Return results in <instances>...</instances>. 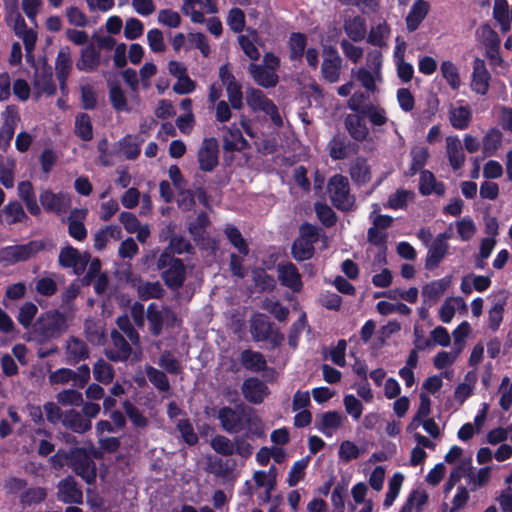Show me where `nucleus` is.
<instances>
[{
  "instance_id": "1",
  "label": "nucleus",
  "mask_w": 512,
  "mask_h": 512,
  "mask_svg": "<svg viewBox=\"0 0 512 512\" xmlns=\"http://www.w3.org/2000/svg\"><path fill=\"white\" fill-rule=\"evenodd\" d=\"M66 320L58 312L43 314L33 326V337L40 341H46L58 337L66 329Z\"/></svg>"
},
{
  "instance_id": "2",
  "label": "nucleus",
  "mask_w": 512,
  "mask_h": 512,
  "mask_svg": "<svg viewBox=\"0 0 512 512\" xmlns=\"http://www.w3.org/2000/svg\"><path fill=\"white\" fill-rule=\"evenodd\" d=\"M280 66V59L273 53H266L263 64H250L248 70L253 80L262 87L270 88L278 83L276 70Z\"/></svg>"
},
{
  "instance_id": "3",
  "label": "nucleus",
  "mask_w": 512,
  "mask_h": 512,
  "mask_svg": "<svg viewBox=\"0 0 512 512\" xmlns=\"http://www.w3.org/2000/svg\"><path fill=\"white\" fill-rule=\"evenodd\" d=\"M358 81L361 86L369 93L377 90V84L382 82V72H374L365 67L354 68L351 70V80L338 87L337 92L340 96L350 95Z\"/></svg>"
},
{
  "instance_id": "4",
  "label": "nucleus",
  "mask_w": 512,
  "mask_h": 512,
  "mask_svg": "<svg viewBox=\"0 0 512 512\" xmlns=\"http://www.w3.org/2000/svg\"><path fill=\"white\" fill-rule=\"evenodd\" d=\"M329 197L334 206L340 210L348 211L354 206L355 199L350 194L348 179L342 175H334L328 182Z\"/></svg>"
},
{
  "instance_id": "5",
  "label": "nucleus",
  "mask_w": 512,
  "mask_h": 512,
  "mask_svg": "<svg viewBox=\"0 0 512 512\" xmlns=\"http://www.w3.org/2000/svg\"><path fill=\"white\" fill-rule=\"evenodd\" d=\"M246 102L253 112H263L275 126H282L283 120L276 105L262 91L254 88L248 89L246 91Z\"/></svg>"
},
{
  "instance_id": "6",
  "label": "nucleus",
  "mask_w": 512,
  "mask_h": 512,
  "mask_svg": "<svg viewBox=\"0 0 512 512\" xmlns=\"http://www.w3.org/2000/svg\"><path fill=\"white\" fill-rule=\"evenodd\" d=\"M91 456L98 458L101 456V453L94 448H91L89 452L76 448L72 451L71 455L74 471L88 484L94 483L96 479L95 465L91 460Z\"/></svg>"
},
{
  "instance_id": "7",
  "label": "nucleus",
  "mask_w": 512,
  "mask_h": 512,
  "mask_svg": "<svg viewBox=\"0 0 512 512\" xmlns=\"http://www.w3.org/2000/svg\"><path fill=\"white\" fill-rule=\"evenodd\" d=\"M239 123L244 133L251 140L250 146L253 145L259 152L267 153L273 151L276 142L260 130V122L241 115Z\"/></svg>"
},
{
  "instance_id": "8",
  "label": "nucleus",
  "mask_w": 512,
  "mask_h": 512,
  "mask_svg": "<svg viewBox=\"0 0 512 512\" xmlns=\"http://www.w3.org/2000/svg\"><path fill=\"white\" fill-rule=\"evenodd\" d=\"M165 283L172 288L180 287L185 279V268L179 259L163 253L158 261Z\"/></svg>"
},
{
  "instance_id": "9",
  "label": "nucleus",
  "mask_w": 512,
  "mask_h": 512,
  "mask_svg": "<svg viewBox=\"0 0 512 512\" xmlns=\"http://www.w3.org/2000/svg\"><path fill=\"white\" fill-rule=\"evenodd\" d=\"M219 78L226 88L227 97L231 107L240 110L243 107V93L241 84L235 79L230 66L224 64L219 68Z\"/></svg>"
},
{
  "instance_id": "10",
  "label": "nucleus",
  "mask_w": 512,
  "mask_h": 512,
  "mask_svg": "<svg viewBox=\"0 0 512 512\" xmlns=\"http://www.w3.org/2000/svg\"><path fill=\"white\" fill-rule=\"evenodd\" d=\"M216 0H184L181 11L189 16L193 23H203L205 14L217 12Z\"/></svg>"
},
{
  "instance_id": "11",
  "label": "nucleus",
  "mask_w": 512,
  "mask_h": 512,
  "mask_svg": "<svg viewBox=\"0 0 512 512\" xmlns=\"http://www.w3.org/2000/svg\"><path fill=\"white\" fill-rule=\"evenodd\" d=\"M491 75L486 67V63L481 58H475L472 64L470 75L471 90L481 96L488 93L490 88Z\"/></svg>"
},
{
  "instance_id": "12",
  "label": "nucleus",
  "mask_w": 512,
  "mask_h": 512,
  "mask_svg": "<svg viewBox=\"0 0 512 512\" xmlns=\"http://www.w3.org/2000/svg\"><path fill=\"white\" fill-rule=\"evenodd\" d=\"M147 318L154 335H159L164 326L173 325L176 321V316L170 309L155 303L148 306Z\"/></svg>"
},
{
  "instance_id": "13",
  "label": "nucleus",
  "mask_w": 512,
  "mask_h": 512,
  "mask_svg": "<svg viewBox=\"0 0 512 512\" xmlns=\"http://www.w3.org/2000/svg\"><path fill=\"white\" fill-rule=\"evenodd\" d=\"M370 272L372 274V283L378 288H387L392 284L393 274L386 267V253L381 249L371 263Z\"/></svg>"
},
{
  "instance_id": "14",
  "label": "nucleus",
  "mask_w": 512,
  "mask_h": 512,
  "mask_svg": "<svg viewBox=\"0 0 512 512\" xmlns=\"http://www.w3.org/2000/svg\"><path fill=\"white\" fill-rule=\"evenodd\" d=\"M89 262V255L81 253L72 246L63 247L59 253V263L62 267L72 268L76 275H80L85 270Z\"/></svg>"
},
{
  "instance_id": "15",
  "label": "nucleus",
  "mask_w": 512,
  "mask_h": 512,
  "mask_svg": "<svg viewBox=\"0 0 512 512\" xmlns=\"http://www.w3.org/2000/svg\"><path fill=\"white\" fill-rule=\"evenodd\" d=\"M218 419L222 428L228 433H239L244 430L246 413L241 409L223 407L218 411Z\"/></svg>"
},
{
  "instance_id": "16",
  "label": "nucleus",
  "mask_w": 512,
  "mask_h": 512,
  "mask_svg": "<svg viewBox=\"0 0 512 512\" xmlns=\"http://www.w3.org/2000/svg\"><path fill=\"white\" fill-rule=\"evenodd\" d=\"M56 92V86L52 74L45 66L36 68L33 79L32 98L38 100L43 95L52 96Z\"/></svg>"
},
{
  "instance_id": "17",
  "label": "nucleus",
  "mask_w": 512,
  "mask_h": 512,
  "mask_svg": "<svg viewBox=\"0 0 512 512\" xmlns=\"http://www.w3.org/2000/svg\"><path fill=\"white\" fill-rule=\"evenodd\" d=\"M218 141L215 138L203 140L198 151V162L201 170L212 171L218 164Z\"/></svg>"
},
{
  "instance_id": "18",
  "label": "nucleus",
  "mask_w": 512,
  "mask_h": 512,
  "mask_svg": "<svg viewBox=\"0 0 512 512\" xmlns=\"http://www.w3.org/2000/svg\"><path fill=\"white\" fill-rule=\"evenodd\" d=\"M40 202L45 210L57 214L65 212L71 205L70 196L67 193H54L50 190L41 192Z\"/></svg>"
},
{
  "instance_id": "19",
  "label": "nucleus",
  "mask_w": 512,
  "mask_h": 512,
  "mask_svg": "<svg viewBox=\"0 0 512 512\" xmlns=\"http://www.w3.org/2000/svg\"><path fill=\"white\" fill-rule=\"evenodd\" d=\"M448 117L452 127L458 130L466 129L472 118L470 107L462 101L451 104L449 107Z\"/></svg>"
},
{
  "instance_id": "20",
  "label": "nucleus",
  "mask_w": 512,
  "mask_h": 512,
  "mask_svg": "<svg viewBox=\"0 0 512 512\" xmlns=\"http://www.w3.org/2000/svg\"><path fill=\"white\" fill-rule=\"evenodd\" d=\"M346 421L345 415L338 411H328L323 413L318 421L317 428L326 437H332Z\"/></svg>"
},
{
  "instance_id": "21",
  "label": "nucleus",
  "mask_w": 512,
  "mask_h": 512,
  "mask_svg": "<svg viewBox=\"0 0 512 512\" xmlns=\"http://www.w3.org/2000/svg\"><path fill=\"white\" fill-rule=\"evenodd\" d=\"M223 148L226 151H243L250 148V142L244 138L241 130L233 124L225 129Z\"/></svg>"
},
{
  "instance_id": "22",
  "label": "nucleus",
  "mask_w": 512,
  "mask_h": 512,
  "mask_svg": "<svg viewBox=\"0 0 512 512\" xmlns=\"http://www.w3.org/2000/svg\"><path fill=\"white\" fill-rule=\"evenodd\" d=\"M245 399L251 403H261L269 394L267 385L257 378L247 379L242 386Z\"/></svg>"
},
{
  "instance_id": "23",
  "label": "nucleus",
  "mask_w": 512,
  "mask_h": 512,
  "mask_svg": "<svg viewBox=\"0 0 512 512\" xmlns=\"http://www.w3.org/2000/svg\"><path fill=\"white\" fill-rule=\"evenodd\" d=\"M448 238L449 235L447 233H441L435 238L428 250L426 258L427 268L431 269L437 267L440 261L445 257L448 249Z\"/></svg>"
},
{
  "instance_id": "24",
  "label": "nucleus",
  "mask_w": 512,
  "mask_h": 512,
  "mask_svg": "<svg viewBox=\"0 0 512 512\" xmlns=\"http://www.w3.org/2000/svg\"><path fill=\"white\" fill-rule=\"evenodd\" d=\"M88 210L86 208L74 209L68 217V230L71 237L82 241L87 236V230L83 224Z\"/></svg>"
},
{
  "instance_id": "25",
  "label": "nucleus",
  "mask_w": 512,
  "mask_h": 512,
  "mask_svg": "<svg viewBox=\"0 0 512 512\" xmlns=\"http://www.w3.org/2000/svg\"><path fill=\"white\" fill-rule=\"evenodd\" d=\"M72 69V59L70 49L63 47L59 50L55 61L56 76L63 91L66 87V80Z\"/></svg>"
},
{
  "instance_id": "26",
  "label": "nucleus",
  "mask_w": 512,
  "mask_h": 512,
  "mask_svg": "<svg viewBox=\"0 0 512 512\" xmlns=\"http://www.w3.org/2000/svg\"><path fill=\"white\" fill-rule=\"evenodd\" d=\"M342 59L336 51H329L322 64L323 77L330 83H335L340 78Z\"/></svg>"
},
{
  "instance_id": "27",
  "label": "nucleus",
  "mask_w": 512,
  "mask_h": 512,
  "mask_svg": "<svg viewBox=\"0 0 512 512\" xmlns=\"http://www.w3.org/2000/svg\"><path fill=\"white\" fill-rule=\"evenodd\" d=\"M238 42L248 58L252 61H256L260 57V52L257 46H261L262 43L255 30L247 29L245 34L238 37Z\"/></svg>"
},
{
  "instance_id": "28",
  "label": "nucleus",
  "mask_w": 512,
  "mask_h": 512,
  "mask_svg": "<svg viewBox=\"0 0 512 512\" xmlns=\"http://www.w3.org/2000/svg\"><path fill=\"white\" fill-rule=\"evenodd\" d=\"M278 277L281 283L293 291H300L302 288V281L300 274L292 263L278 265Z\"/></svg>"
},
{
  "instance_id": "29",
  "label": "nucleus",
  "mask_w": 512,
  "mask_h": 512,
  "mask_svg": "<svg viewBox=\"0 0 512 512\" xmlns=\"http://www.w3.org/2000/svg\"><path fill=\"white\" fill-rule=\"evenodd\" d=\"M446 153L449 163L454 170L461 168L465 162V154L460 139L457 136L446 138Z\"/></svg>"
},
{
  "instance_id": "30",
  "label": "nucleus",
  "mask_w": 512,
  "mask_h": 512,
  "mask_svg": "<svg viewBox=\"0 0 512 512\" xmlns=\"http://www.w3.org/2000/svg\"><path fill=\"white\" fill-rule=\"evenodd\" d=\"M452 283L451 276H445L441 279L433 280L422 287V296L424 301H434L440 298Z\"/></svg>"
},
{
  "instance_id": "31",
  "label": "nucleus",
  "mask_w": 512,
  "mask_h": 512,
  "mask_svg": "<svg viewBox=\"0 0 512 512\" xmlns=\"http://www.w3.org/2000/svg\"><path fill=\"white\" fill-rule=\"evenodd\" d=\"M5 20L14 32L17 34L26 27L24 18L18 9V0H4Z\"/></svg>"
},
{
  "instance_id": "32",
  "label": "nucleus",
  "mask_w": 512,
  "mask_h": 512,
  "mask_svg": "<svg viewBox=\"0 0 512 512\" xmlns=\"http://www.w3.org/2000/svg\"><path fill=\"white\" fill-rule=\"evenodd\" d=\"M442 78L447 85L454 91L462 86V78L458 66L451 60H444L440 64Z\"/></svg>"
},
{
  "instance_id": "33",
  "label": "nucleus",
  "mask_w": 512,
  "mask_h": 512,
  "mask_svg": "<svg viewBox=\"0 0 512 512\" xmlns=\"http://www.w3.org/2000/svg\"><path fill=\"white\" fill-rule=\"evenodd\" d=\"M4 121V130L2 132L3 144L8 145L15 131V126L20 119L18 109L14 105H9L2 112Z\"/></svg>"
},
{
  "instance_id": "34",
  "label": "nucleus",
  "mask_w": 512,
  "mask_h": 512,
  "mask_svg": "<svg viewBox=\"0 0 512 512\" xmlns=\"http://www.w3.org/2000/svg\"><path fill=\"white\" fill-rule=\"evenodd\" d=\"M350 136L357 141H364L369 136V129L359 114L348 115L345 120Z\"/></svg>"
},
{
  "instance_id": "35",
  "label": "nucleus",
  "mask_w": 512,
  "mask_h": 512,
  "mask_svg": "<svg viewBox=\"0 0 512 512\" xmlns=\"http://www.w3.org/2000/svg\"><path fill=\"white\" fill-rule=\"evenodd\" d=\"M429 12V4L424 0H417L412 5L406 17V25L409 31H415Z\"/></svg>"
},
{
  "instance_id": "36",
  "label": "nucleus",
  "mask_w": 512,
  "mask_h": 512,
  "mask_svg": "<svg viewBox=\"0 0 512 512\" xmlns=\"http://www.w3.org/2000/svg\"><path fill=\"white\" fill-rule=\"evenodd\" d=\"M58 498L64 503H80L82 492L76 487L72 478H67L58 485Z\"/></svg>"
},
{
  "instance_id": "37",
  "label": "nucleus",
  "mask_w": 512,
  "mask_h": 512,
  "mask_svg": "<svg viewBox=\"0 0 512 512\" xmlns=\"http://www.w3.org/2000/svg\"><path fill=\"white\" fill-rule=\"evenodd\" d=\"M113 347L106 352L107 356L112 360H126L130 355V347L124 337L117 331L111 334Z\"/></svg>"
},
{
  "instance_id": "38",
  "label": "nucleus",
  "mask_w": 512,
  "mask_h": 512,
  "mask_svg": "<svg viewBox=\"0 0 512 512\" xmlns=\"http://www.w3.org/2000/svg\"><path fill=\"white\" fill-rule=\"evenodd\" d=\"M100 63V54L93 45L86 46L81 50L80 59L76 66L81 71H94Z\"/></svg>"
},
{
  "instance_id": "39",
  "label": "nucleus",
  "mask_w": 512,
  "mask_h": 512,
  "mask_svg": "<svg viewBox=\"0 0 512 512\" xmlns=\"http://www.w3.org/2000/svg\"><path fill=\"white\" fill-rule=\"evenodd\" d=\"M18 195L26 205L27 210L32 215H39L41 210L36 201L33 186L28 181H22L18 184Z\"/></svg>"
},
{
  "instance_id": "40",
  "label": "nucleus",
  "mask_w": 512,
  "mask_h": 512,
  "mask_svg": "<svg viewBox=\"0 0 512 512\" xmlns=\"http://www.w3.org/2000/svg\"><path fill=\"white\" fill-rule=\"evenodd\" d=\"M466 304L461 297H448L442 303L439 309V318L443 323H450L460 308H465Z\"/></svg>"
},
{
  "instance_id": "41",
  "label": "nucleus",
  "mask_w": 512,
  "mask_h": 512,
  "mask_svg": "<svg viewBox=\"0 0 512 512\" xmlns=\"http://www.w3.org/2000/svg\"><path fill=\"white\" fill-rule=\"evenodd\" d=\"M404 479L405 477L401 472H395L389 478L387 492L383 501V506L385 508H389L394 504L395 500L400 494Z\"/></svg>"
},
{
  "instance_id": "42",
  "label": "nucleus",
  "mask_w": 512,
  "mask_h": 512,
  "mask_svg": "<svg viewBox=\"0 0 512 512\" xmlns=\"http://www.w3.org/2000/svg\"><path fill=\"white\" fill-rule=\"evenodd\" d=\"M364 448L357 445L351 440H343L339 444L338 458L342 462H350L358 459L364 454Z\"/></svg>"
},
{
  "instance_id": "43",
  "label": "nucleus",
  "mask_w": 512,
  "mask_h": 512,
  "mask_svg": "<svg viewBox=\"0 0 512 512\" xmlns=\"http://www.w3.org/2000/svg\"><path fill=\"white\" fill-rule=\"evenodd\" d=\"M427 501V493L424 490L417 489L409 494L400 510L402 512H422Z\"/></svg>"
},
{
  "instance_id": "44",
  "label": "nucleus",
  "mask_w": 512,
  "mask_h": 512,
  "mask_svg": "<svg viewBox=\"0 0 512 512\" xmlns=\"http://www.w3.org/2000/svg\"><path fill=\"white\" fill-rule=\"evenodd\" d=\"M502 132L497 128H491L482 139V150L486 156H492L501 146Z\"/></svg>"
},
{
  "instance_id": "45",
  "label": "nucleus",
  "mask_w": 512,
  "mask_h": 512,
  "mask_svg": "<svg viewBox=\"0 0 512 512\" xmlns=\"http://www.w3.org/2000/svg\"><path fill=\"white\" fill-rule=\"evenodd\" d=\"M351 178L358 184H365L371 179V169L366 159L357 158L350 167Z\"/></svg>"
},
{
  "instance_id": "46",
  "label": "nucleus",
  "mask_w": 512,
  "mask_h": 512,
  "mask_svg": "<svg viewBox=\"0 0 512 512\" xmlns=\"http://www.w3.org/2000/svg\"><path fill=\"white\" fill-rule=\"evenodd\" d=\"M444 185L436 181L434 175L427 170L421 172L420 191L424 195L432 193L442 195L444 193Z\"/></svg>"
},
{
  "instance_id": "47",
  "label": "nucleus",
  "mask_w": 512,
  "mask_h": 512,
  "mask_svg": "<svg viewBox=\"0 0 512 512\" xmlns=\"http://www.w3.org/2000/svg\"><path fill=\"white\" fill-rule=\"evenodd\" d=\"M121 238V229L118 226L110 225L100 229L94 236V247L102 250L109 240H119Z\"/></svg>"
},
{
  "instance_id": "48",
  "label": "nucleus",
  "mask_w": 512,
  "mask_h": 512,
  "mask_svg": "<svg viewBox=\"0 0 512 512\" xmlns=\"http://www.w3.org/2000/svg\"><path fill=\"white\" fill-rule=\"evenodd\" d=\"M345 32L353 41H360L365 37L366 25L363 18L355 16L345 21Z\"/></svg>"
},
{
  "instance_id": "49",
  "label": "nucleus",
  "mask_w": 512,
  "mask_h": 512,
  "mask_svg": "<svg viewBox=\"0 0 512 512\" xmlns=\"http://www.w3.org/2000/svg\"><path fill=\"white\" fill-rule=\"evenodd\" d=\"M361 114L374 126H382L388 121L386 110L376 104H369L365 106L361 110Z\"/></svg>"
},
{
  "instance_id": "50",
  "label": "nucleus",
  "mask_w": 512,
  "mask_h": 512,
  "mask_svg": "<svg viewBox=\"0 0 512 512\" xmlns=\"http://www.w3.org/2000/svg\"><path fill=\"white\" fill-rule=\"evenodd\" d=\"M63 423L66 427L77 433H83L91 428L90 420L76 411L69 412L64 417Z\"/></svg>"
},
{
  "instance_id": "51",
  "label": "nucleus",
  "mask_w": 512,
  "mask_h": 512,
  "mask_svg": "<svg viewBox=\"0 0 512 512\" xmlns=\"http://www.w3.org/2000/svg\"><path fill=\"white\" fill-rule=\"evenodd\" d=\"M270 331L268 318L263 314H255L251 319V333L255 340H264Z\"/></svg>"
},
{
  "instance_id": "52",
  "label": "nucleus",
  "mask_w": 512,
  "mask_h": 512,
  "mask_svg": "<svg viewBox=\"0 0 512 512\" xmlns=\"http://www.w3.org/2000/svg\"><path fill=\"white\" fill-rule=\"evenodd\" d=\"M476 378L467 374L465 381L459 383L454 391V399L461 406L474 392Z\"/></svg>"
},
{
  "instance_id": "53",
  "label": "nucleus",
  "mask_w": 512,
  "mask_h": 512,
  "mask_svg": "<svg viewBox=\"0 0 512 512\" xmlns=\"http://www.w3.org/2000/svg\"><path fill=\"white\" fill-rule=\"evenodd\" d=\"M461 353V347L456 348L454 351H439L433 357V365L437 370H446L451 367L458 359Z\"/></svg>"
},
{
  "instance_id": "54",
  "label": "nucleus",
  "mask_w": 512,
  "mask_h": 512,
  "mask_svg": "<svg viewBox=\"0 0 512 512\" xmlns=\"http://www.w3.org/2000/svg\"><path fill=\"white\" fill-rule=\"evenodd\" d=\"M470 470L471 459H468L466 462H459L455 465L449 474L445 492H449L463 477L469 474Z\"/></svg>"
},
{
  "instance_id": "55",
  "label": "nucleus",
  "mask_w": 512,
  "mask_h": 512,
  "mask_svg": "<svg viewBox=\"0 0 512 512\" xmlns=\"http://www.w3.org/2000/svg\"><path fill=\"white\" fill-rule=\"evenodd\" d=\"M3 214L8 224L20 223L27 219L22 205L17 201L8 203L3 209Z\"/></svg>"
},
{
  "instance_id": "56",
  "label": "nucleus",
  "mask_w": 512,
  "mask_h": 512,
  "mask_svg": "<svg viewBox=\"0 0 512 512\" xmlns=\"http://www.w3.org/2000/svg\"><path fill=\"white\" fill-rule=\"evenodd\" d=\"M142 140L137 136L128 135L120 142V150L127 159H135L140 153V145Z\"/></svg>"
},
{
  "instance_id": "57",
  "label": "nucleus",
  "mask_w": 512,
  "mask_h": 512,
  "mask_svg": "<svg viewBox=\"0 0 512 512\" xmlns=\"http://www.w3.org/2000/svg\"><path fill=\"white\" fill-rule=\"evenodd\" d=\"M500 395L499 405L507 411L512 407V380L509 377H503L498 388Z\"/></svg>"
},
{
  "instance_id": "58",
  "label": "nucleus",
  "mask_w": 512,
  "mask_h": 512,
  "mask_svg": "<svg viewBox=\"0 0 512 512\" xmlns=\"http://www.w3.org/2000/svg\"><path fill=\"white\" fill-rule=\"evenodd\" d=\"M390 36V29L386 23H380L374 27H372L368 41L372 45L382 47L386 45V41Z\"/></svg>"
},
{
  "instance_id": "59",
  "label": "nucleus",
  "mask_w": 512,
  "mask_h": 512,
  "mask_svg": "<svg viewBox=\"0 0 512 512\" xmlns=\"http://www.w3.org/2000/svg\"><path fill=\"white\" fill-rule=\"evenodd\" d=\"M253 480L258 488L264 489V500L268 501L271 497V492L275 487L273 476L267 475L265 471H256L253 474Z\"/></svg>"
},
{
  "instance_id": "60",
  "label": "nucleus",
  "mask_w": 512,
  "mask_h": 512,
  "mask_svg": "<svg viewBox=\"0 0 512 512\" xmlns=\"http://www.w3.org/2000/svg\"><path fill=\"white\" fill-rule=\"evenodd\" d=\"M242 364L250 370L260 371L265 368L266 362L258 352L244 351L241 356Z\"/></svg>"
},
{
  "instance_id": "61",
  "label": "nucleus",
  "mask_w": 512,
  "mask_h": 512,
  "mask_svg": "<svg viewBox=\"0 0 512 512\" xmlns=\"http://www.w3.org/2000/svg\"><path fill=\"white\" fill-rule=\"evenodd\" d=\"M75 133L82 140H90L93 136L92 124L87 114H79L75 119Z\"/></svg>"
},
{
  "instance_id": "62",
  "label": "nucleus",
  "mask_w": 512,
  "mask_h": 512,
  "mask_svg": "<svg viewBox=\"0 0 512 512\" xmlns=\"http://www.w3.org/2000/svg\"><path fill=\"white\" fill-rule=\"evenodd\" d=\"M314 244L297 238L292 246V253L296 260L303 261L312 257Z\"/></svg>"
},
{
  "instance_id": "63",
  "label": "nucleus",
  "mask_w": 512,
  "mask_h": 512,
  "mask_svg": "<svg viewBox=\"0 0 512 512\" xmlns=\"http://www.w3.org/2000/svg\"><path fill=\"white\" fill-rule=\"evenodd\" d=\"M225 234L230 243L239 251L240 254H248L249 249L247 243L237 228L233 226H227L225 228Z\"/></svg>"
},
{
  "instance_id": "64",
  "label": "nucleus",
  "mask_w": 512,
  "mask_h": 512,
  "mask_svg": "<svg viewBox=\"0 0 512 512\" xmlns=\"http://www.w3.org/2000/svg\"><path fill=\"white\" fill-rule=\"evenodd\" d=\"M306 47V39L305 36L301 33H293L289 38V49H290V58L292 60L300 59L304 54V49Z\"/></svg>"
}]
</instances>
